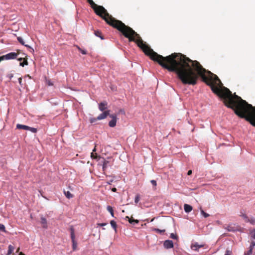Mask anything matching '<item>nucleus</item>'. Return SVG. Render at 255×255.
<instances>
[{
  "label": "nucleus",
  "instance_id": "obj_1",
  "mask_svg": "<svg viewBox=\"0 0 255 255\" xmlns=\"http://www.w3.org/2000/svg\"><path fill=\"white\" fill-rule=\"evenodd\" d=\"M156 62L169 71L175 72L183 84L195 85L200 77L214 93L224 100L225 105L233 110L241 118L246 120L255 110V107L236 93L233 95L229 89L223 86L216 75L206 70L196 60H192L180 53H174L166 57L160 55Z\"/></svg>",
  "mask_w": 255,
  "mask_h": 255
},
{
  "label": "nucleus",
  "instance_id": "obj_2",
  "mask_svg": "<svg viewBox=\"0 0 255 255\" xmlns=\"http://www.w3.org/2000/svg\"><path fill=\"white\" fill-rule=\"evenodd\" d=\"M87 1L97 15L104 19L108 24L120 31L125 37L128 39L129 41L135 42L145 54L148 56L153 61H156L160 55L154 51L146 42H144L140 35L134 30L126 25L122 21L113 17L103 6L98 5L92 0Z\"/></svg>",
  "mask_w": 255,
  "mask_h": 255
},
{
  "label": "nucleus",
  "instance_id": "obj_3",
  "mask_svg": "<svg viewBox=\"0 0 255 255\" xmlns=\"http://www.w3.org/2000/svg\"><path fill=\"white\" fill-rule=\"evenodd\" d=\"M70 232H71V238L72 242V249L73 251H75L77 249V243L75 241V236L74 234V229L73 227H71L70 228Z\"/></svg>",
  "mask_w": 255,
  "mask_h": 255
},
{
  "label": "nucleus",
  "instance_id": "obj_4",
  "mask_svg": "<svg viewBox=\"0 0 255 255\" xmlns=\"http://www.w3.org/2000/svg\"><path fill=\"white\" fill-rule=\"evenodd\" d=\"M18 53L15 52H10L6 55H2L4 60H9V59H15Z\"/></svg>",
  "mask_w": 255,
  "mask_h": 255
},
{
  "label": "nucleus",
  "instance_id": "obj_5",
  "mask_svg": "<svg viewBox=\"0 0 255 255\" xmlns=\"http://www.w3.org/2000/svg\"><path fill=\"white\" fill-rule=\"evenodd\" d=\"M110 116L112 118V120L109 122V125L110 127L113 128L116 125L117 118L116 116L114 115H110Z\"/></svg>",
  "mask_w": 255,
  "mask_h": 255
},
{
  "label": "nucleus",
  "instance_id": "obj_6",
  "mask_svg": "<svg viewBox=\"0 0 255 255\" xmlns=\"http://www.w3.org/2000/svg\"><path fill=\"white\" fill-rule=\"evenodd\" d=\"M110 114V111H106L101 114L97 118L98 120H101L105 119Z\"/></svg>",
  "mask_w": 255,
  "mask_h": 255
},
{
  "label": "nucleus",
  "instance_id": "obj_7",
  "mask_svg": "<svg viewBox=\"0 0 255 255\" xmlns=\"http://www.w3.org/2000/svg\"><path fill=\"white\" fill-rule=\"evenodd\" d=\"M163 245L166 249H170L173 247V243L171 240H166Z\"/></svg>",
  "mask_w": 255,
  "mask_h": 255
},
{
  "label": "nucleus",
  "instance_id": "obj_8",
  "mask_svg": "<svg viewBox=\"0 0 255 255\" xmlns=\"http://www.w3.org/2000/svg\"><path fill=\"white\" fill-rule=\"evenodd\" d=\"M107 102L104 101L103 102H101L99 104V110L101 111H104L107 108Z\"/></svg>",
  "mask_w": 255,
  "mask_h": 255
},
{
  "label": "nucleus",
  "instance_id": "obj_9",
  "mask_svg": "<svg viewBox=\"0 0 255 255\" xmlns=\"http://www.w3.org/2000/svg\"><path fill=\"white\" fill-rule=\"evenodd\" d=\"M203 246V245H199L197 243H195L194 244H193L191 246V248L193 250H194V251H198V249L200 248H201Z\"/></svg>",
  "mask_w": 255,
  "mask_h": 255
},
{
  "label": "nucleus",
  "instance_id": "obj_10",
  "mask_svg": "<svg viewBox=\"0 0 255 255\" xmlns=\"http://www.w3.org/2000/svg\"><path fill=\"white\" fill-rule=\"evenodd\" d=\"M184 209L186 213H189L192 210V207L188 204H185L184 205Z\"/></svg>",
  "mask_w": 255,
  "mask_h": 255
},
{
  "label": "nucleus",
  "instance_id": "obj_11",
  "mask_svg": "<svg viewBox=\"0 0 255 255\" xmlns=\"http://www.w3.org/2000/svg\"><path fill=\"white\" fill-rule=\"evenodd\" d=\"M16 128L17 129H24V130H28L29 127L25 125H20V124H17L16 125Z\"/></svg>",
  "mask_w": 255,
  "mask_h": 255
},
{
  "label": "nucleus",
  "instance_id": "obj_12",
  "mask_svg": "<svg viewBox=\"0 0 255 255\" xmlns=\"http://www.w3.org/2000/svg\"><path fill=\"white\" fill-rule=\"evenodd\" d=\"M41 223L42 225V227L44 228H47V221L46 219L44 217L41 218Z\"/></svg>",
  "mask_w": 255,
  "mask_h": 255
},
{
  "label": "nucleus",
  "instance_id": "obj_13",
  "mask_svg": "<svg viewBox=\"0 0 255 255\" xmlns=\"http://www.w3.org/2000/svg\"><path fill=\"white\" fill-rule=\"evenodd\" d=\"M126 218L128 219V222L131 224L134 225L135 224H137L139 222L138 220L129 218L128 216H127Z\"/></svg>",
  "mask_w": 255,
  "mask_h": 255
},
{
  "label": "nucleus",
  "instance_id": "obj_14",
  "mask_svg": "<svg viewBox=\"0 0 255 255\" xmlns=\"http://www.w3.org/2000/svg\"><path fill=\"white\" fill-rule=\"evenodd\" d=\"M225 229L228 231L229 232H234L236 231L235 227L232 226L231 225H227L225 227Z\"/></svg>",
  "mask_w": 255,
  "mask_h": 255
},
{
  "label": "nucleus",
  "instance_id": "obj_15",
  "mask_svg": "<svg viewBox=\"0 0 255 255\" xmlns=\"http://www.w3.org/2000/svg\"><path fill=\"white\" fill-rule=\"evenodd\" d=\"M95 35L99 37L101 39H104V37L102 36V33L99 30H96L94 32Z\"/></svg>",
  "mask_w": 255,
  "mask_h": 255
},
{
  "label": "nucleus",
  "instance_id": "obj_16",
  "mask_svg": "<svg viewBox=\"0 0 255 255\" xmlns=\"http://www.w3.org/2000/svg\"><path fill=\"white\" fill-rule=\"evenodd\" d=\"M64 193L65 195V196L68 198V199H70V198H72L73 197V194H72L69 191H64Z\"/></svg>",
  "mask_w": 255,
  "mask_h": 255
},
{
  "label": "nucleus",
  "instance_id": "obj_17",
  "mask_svg": "<svg viewBox=\"0 0 255 255\" xmlns=\"http://www.w3.org/2000/svg\"><path fill=\"white\" fill-rule=\"evenodd\" d=\"M14 248L12 246H11L10 245H9L7 255H11L12 254V253L13 252V251H14Z\"/></svg>",
  "mask_w": 255,
  "mask_h": 255
},
{
  "label": "nucleus",
  "instance_id": "obj_18",
  "mask_svg": "<svg viewBox=\"0 0 255 255\" xmlns=\"http://www.w3.org/2000/svg\"><path fill=\"white\" fill-rule=\"evenodd\" d=\"M240 216H241L245 220V221L246 222H247V221H249V217L246 214L244 213L243 212H241Z\"/></svg>",
  "mask_w": 255,
  "mask_h": 255
},
{
  "label": "nucleus",
  "instance_id": "obj_19",
  "mask_svg": "<svg viewBox=\"0 0 255 255\" xmlns=\"http://www.w3.org/2000/svg\"><path fill=\"white\" fill-rule=\"evenodd\" d=\"M151 230L152 231H154L157 233H160V234H161V233H163L165 232V230H160L159 229H157V228H152L151 229Z\"/></svg>",
  "mask_w": 255,
  "mask_h": 255
},
{
  "label": "nucleus",
  "instance_id": "obj_20",
  "mask_svg": "<svg viewBox=\"0 0 255 255\" xmlns=\"http://www.w3.org/2000/svg\"><path fill=\"white\" fill-rule=\"evenodd\" d=\"M107 209L110 213L111 216L112 217H114V213L113 208L110 206H108L107 208Z\"/></svg>",
  "mask_w": 255,
  "mask_h": 255
},
{
  "label": "nucleus",
  "instance_id": "obj_21",
  "mask_svg": "<svg viewBox=\"0 0 255 255\" xmlns=\"http://www.w3.org/2000/svg\"><path fill=\"white\" fill-rule=\"evenodd\" d=\"M110 224L111 225V226L114 229L115 231L116 232L117 231V224H116V222L115 221H114V220H112L110 222Z\"/></svg>",
  "mask_w": 255,
  "mask_h": 255
},
{
  "label": "nucleus",
  "instance_id": "obj_22",
  "mask_svg": "<svg viewBox=\"0 0 255 255\" xmlns=\"http://www.w3.org/2000/svg\"><path fill=\"white\" fill-rule=\"evenodd\" d=\"M109 164V161L106 160H104L103 164V170H105L108 166V164Z\"/></svg>",
  "mask_w": 255,
  "mask_h": 255
},
{
  "label": "nucleus",
  "instance_id": "obj_23",
  "mask_svg": "<svg viewBox=\"0 0 255 255\" xmlns=\"http://www.w3.org/2000/svg\"><path fill=\"white\" fill-rule=\"evenodd\" d=\"M246 222H250L252 225H255V219L253 217L249 218V221H247Z\"/></svg>",
  "mask_w": 255,
  "mask_h": 255
},
{
  "label": "nucleus",
  "instance_id": "obj_24",
  "mask_svg": "<svg viewBox=\"0 0 255 255\" xmlns=\"http://www.w3.org/2000/svg\"><path fill=\"white\" fill-rule=\"evenodd\" d=\"M255 246V242H252L251 243V246H250V250L249 251V252H250V254H252V250H253V248H254Z\"/></svg>",
  "mask_w": 255,
  "mask_h": 255
},
{
  "label": "nucleus",
  "instance_id": "obj_25",
  "mask_svg": "<svg viewBox=\"0 0 255 255\" xmlns=\"http://www.w3.org/2000/svg\"><path fill=\"white\" fill-rule=\"evenodd\" d=\"M28 65V62L26 59L24 58L23 61L22 62L20 63V65L24 67V65Z\"/></svg>",
  "mask_w": 255,
  "mask_h": 255
},
{
  "label": "nucleus",
  "instance_id": "obj_26",
  "mask_svg": "<svg viewBox=\"0 0 255 255\" xmlns=\"http://www.w3.org/2000/svg\"><path fill=\"white\" fill-rule=\"evenodd\" d=\"M96 151V148L95 147L94 149L93 150V152L91 154V156L92 158L96 159L97 157V154L94 153V152Z\"/></svg>",
  "mask_w": 255,
  "mask_h": 255
},
{
  "label": "nucleus",
  "instance_id": "obj_27",
  "mask_svg": "<svg viewBox=\"0 0 255 255\" xmlns=\"http://www.w3.org/2000/svg\"><path fill=\"white\" fill-rule=\"evenodd\" d=\"M17 39L18 41L20 44H21L22 45H25V44H24V41H23V39L22 38V37H17Z\"/></svg>",
  "mask_w": 255,
  "mask_h": 255
},
{
  "label": "nucleus",
  "instance_id": "obj_28",
  "mask_svg": "<svg viewBox=\"0 0 255 255\" xmlns=\"http://www.w3.org/2000/svg\"><path fill=\"white\" fill-rule=\"evenodd\" d=\"M28 130H30V131H31L33 133H36L37 132V129L36 128H31V127H29V128H28Z\"/></svg>",
  "mask_w": 255,
  "mask_h": 255
},
{
  "label": "nucleus",
  "instance_id": "obj_29",
  "mask_svg": "<svg viewBox=\"0 0 255 255\" xmlns=\"http://www.w3.org/2000/svg\"><path fill=\"white\" fill-rule=\"evenodd\" d=\"M201 213L205 218H207L209 216V215L205 212L203 210H201Z\"/></svg>",
  "mask_w": 255,
  "mask_h": 255
},
{
  "label": "nucleus",
  "instance_id": "obj_30",
  "mask_svg": "<svg viewBox=\"0 0 255 255\" xmlns=\"http://www.w3.org/2000/svg\"><path fill=\"white\" fill-rule=\"evenodd\" d=\"M140 200V196L139 195L137 194L136 195L134 199V202L137 204Z\"/></svg>",
  "mask_w": 255,
  "mask_h": 255
},
{
  "label": "nucleus",
  "instance_id": "obj_31",
  "mask_svg": "<svg viewBox=\"0 0 255 255\" xmlns=\"http://www.w3.org/2000/svg\"><path fill=\"white\" fill-rule=\"evenodd\" d=\"M0 231L6 232L5 227L3 224H0Z\"/></svg>",
  "mask_w": 255,
  "mask_h": 255
},
{
  "label": "nucleus",
  "instance_id": "obj_32",
  "mask_svg": "<svg viewBox=\"0 0 255 255\" xmlns=\"http://www.w3.org/2000/svg\"><path fill=\"white\" fill-rule=\"evenodd\" d=\"M170 238L173 239L177 240L178 239V236L173 233H171L170 234Z\"/></svg>",
  "mask_w": 255,
  "mask_h": 255
},
{
  "label": "nucleus",
  "instance_id": "obj_33",
  "mask_svg": "<svg viewBox=\"0 0 255 255\" xmlns=\"http://www.w3.org/2000/svg\"><path fill=\"white\" fill-rule=\"evenodd\" d=\"M25 46L27 47V48H28L29 49V51L32 53H33L34 52V49L31 48L30 46L28 45H24Z\"/></svg>",
  "mask_w": 255,
  "mask_h": 255
},
{
  "label": "nucleus",
  "instance_id": "obj_34",
  "mask_svg": "<svg viewBox=\"0 0 255 255\" xmlns=\"http://www.w3.org/2000/svg\"><path fill=\"white\" fill-rule=\"evenodd\" d=\"M232 252L231 250L227 249L226 251V253L225 255H232Z\"/></svg>",
  "mask_w": 255,
  "mask_h": 255
},
{
  "label": "nucleus",
  "instance_id": "obj_35",
  "mask_svg": "<svg viewBox=\"0 0 255 255\" xmlns=\"http://www.w3.org/2000/svg\"><path fill=\"white\" fill-rule=\"evenodd\" d=\"M251 235L252 238L255 239V229H254L251 232Z\"/></svg>",
  "mask_w": 255,
  "mask_h": 255
},
{
  "label": "nucleus",
  "instance_id": "obj_36",
  "mask_svg": "<svg viewBox=\"0 0 255 255\" xmlns=\"http://www.w3.org/2000/svg\"><path fill=\"white\" fill-rule=\"evenodd\" d=\"M78 48L79 51H80L83 54H87V51L86 50L82 49L79 47H78Z\"/></svg>",
  "mask_w": 255,
  "mask_h": 255
},
{
  "label": "nucleus",
  "instance_id": "obj_37",
  "mask_svg": "<svg viewBox=\"0 0 255 255\" xmlns=\"http://www.w3.org/2000/svg\"><path fill=\"white\" fill-rule=\"evenodd\" d=\"M97 120H98V119H97V118H91L90 120V123H95Z\"/></svg>",
  "mask_w": 255,
  "mask_h": 255
},
{
  "label": "nucleus",
  "instance_id": "obj_38",
  "mask_svg": "<svg viewBox=\"0 0 255 255\" xmlns=\"http://www.w3.org/2000/svg\"><path fill=\"white\" fill-rule=\"evenodd\" d=\"M150 182L151 183V184L154 186H156L157 185V184H156V181L154 180H151Z\"/></svg>",
  "mask_w": 255,
  "mask_h": 255
},
{
  "label": "nucleus",
  "instance_id": "obj_39",
  "mask_svg": "<svg viewBox=\"0 0 255 255\" xmlns=\"http://www.w3.org/2000/svg\"><path fill=\"white\" fill-rule=\"evenodd\" d=\"M107 223H98L97 224V225L98 226H100V227H103V226H105L106 225H107Z\"/></svg>",
  "mask_w": 255,
  "mask_h": 255
},
{
  "label": "nucleus",
  "instance_id": "obj_40",
  "mask_svg": "<svg viewBox=\"0 0 255 255\" xmlns=\"http://www.w3.org/2000/svg\"><path fill=\"white\" fill-rule=\"evenodd\" d=\"M18 80L19 83L21 85V82H22V78L21 77H19L18 78Z\"/></svg>",
  "mask_w": 255,
  "mask_h": 255
},
{
  "label": "nucleus",
  "instance_id": "obj_41",
  "mask_svg": "<svg viewBox=\"0 0 255 255\" xmlns=\"http://www.w3.org/2000/svg\"><path fill=\"white\" fill-rule=\"evenodd\" d=\"M47 83L48 85H49V86L53 85V84L49 80L47 81Z\"/></svg>",
  "mask_w": 255,
  "mask_h": 255
},
{
  "label": "nucleus",
  "instance_id": "obj_42",
  "mask_svg": "<svg viewBox=\"0 0 255 255\" xmlns=\"http://www.w3.org/2000/svg\"><path fill=\"white\" fill-rule=\"evenodd\" d=\"M192 170H189L188 171V173H187V174L188 175H190L192 174Z\"/></svg>",
  "mask_w": 255,
  "mask_h": 255
},
{
  "label": "nucleus",
  "instance_id": "obj_43",
  "mask_svg": "<svg viewBox=\"0 0 255 255\" xmlns=\"http://www.w3.org/2000/svg\"><path fill=\"white\" fill-rule=\"evenodd\" d=\"M112 191L114 192H116L117 191V189L116 188H113L112 189Z\"/></svg>",
  "mask_w": 255,
  "mask_h": 255
},
{
  "label": "nucleus",
  "instance_id": "obj_44",
  "mask_svg": "<svg viewBox=\"0 0 255 255\" xmlns=\"http://www.w3.org/2000/svg\"><path fill=\"white\" fill-rule=\"evenodd\" d=\"M8 77H9V79H11L12 78V77H13V75L12 74H10L9 75Z\"/></svg>",
  "mask_w": 255,
  "mask_h": 255
},
{
  "label": "nucleus",
  "instance_id": "obj_45",
  "mask_svg": "<svg viewBox=\"0 0 255 255\" xmlns=\"http://www.w3.org/2000/svg\"><path fill=\"white\" fill-rule=\"evenodd\" d=\"M3 60L4 59H3V56H0V62Z\"/></svg>",
  "mask_w": 255,
  "mask_h": 255
},
{
  "label": "nucleus",
  "instance_id": "obj_46",
  "mask_svg": "<svg viewBox=\"0 0 255 255\" xmlns=\"http://www.w3.org/2000/svg\"><path fill=\"white\" fill-rule=\"evenodd\" d=\"M23 59L22 58H19L18 59V60L19 61H21V60H22Z\"/></svg>",
  "mask_w": 255,
  "mask_h": 255
},
{
  "label": "nucleus",
  "instance_id": "obj_47",
  "mask_svg": "<svg viewBox=\"0 0 255 255\" xmlns=\"http://www.w3.org/2000/svg\"><path fill=\"white\" fill-rule=\"evenodd\" d=\"M19 255H25L22 252H20L19 254Z\"/></svg>",
  "mask_w": 255,
  "mask_h": 255
},
{
  "label": "nucleus",
  "instance_id": "obj_48",
  "mask_svg": "<svg viewBox=\"0 0 255 255\" xmlns=\"http://www.w3.org/2000/svg\"><path fill=\"white\" fill-rule=\"evenodd\" d=\"M252 254H250V252L249 251L248 252L247 255H251Z\"/></svg>",
  "mask_w": 255,
  "mask_h": 255
},
{
  "label": "nucleus",
  "instance_id": "obj_49",
  "mask_svg": "<svg viewBox=\"0 0 255 255\" xmlns=\"http://www.w3.org/2000/svg\"><path fill=\"white\" fill-rule=\"evenodd\" d=\"M153 220H154V219H152L151 220V222H152V221H153Z\"/></svg>",
  "mask_w": 255,
  "mask_h": 255
}]
</instances>
